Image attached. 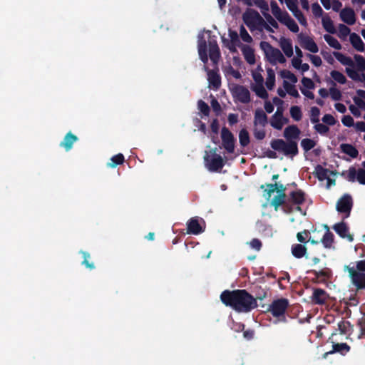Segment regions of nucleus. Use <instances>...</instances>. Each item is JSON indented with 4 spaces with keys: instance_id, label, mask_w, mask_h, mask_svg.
I'll return each instance as SVG.
<instances>
[{
    "instance_id": "obj_1",
    "label": "nucleus",
    "mask_w": 365,
    "mask_h": 365,
    "mask_svg": "<svg viewBox=\"0 0 365 365\" xmlns=\"http://www.w3.org/2000/svg\"><path fill=\"white\" fill-rule=\"evenodd\" d=\"M220 300L237 312L247 313L258 306L257 298L245 289L225 290L220 294Z\"/></svg>"
},
{
    "instance_id": "obj_2",
    "label": "nucleus",
    "mask_w": 365,
    "mask_h": 365,
    "mask_svg": "<svg viewBox=\"0 0 365 365\" xmlns=\"http://www.w3.org/2000/svg\"><path fill=\"white\" fill-rule=\"evenodd\" d=\"M300 133L301 131L297 125H288L283 133L286 141L283 139H273L270 142V146L273 150L282 152L286 156H296L299 153L296 140L299 138Z\"/></svg>"
},
{
    "instance_id": "obj_3",
    "label": "nucleus",
    "mask_w": 365,
    "mask_h": 365,
    "mask_svg": "<svg viewBox=\"0 0 365 365\" xmlns=\"http://www.w3.org/2000/svg\"><path fill=\"white\" fill-rule=\"evenodd\" d=\"M260 48L271 64L275 65L277 62L279 63H285L286 58L280 50L273 47L269 42L261 41Z\"/></svg>"
},
{
    "instance_id": "obj_4",
    "label": "nucleus",
    "mask_w": 365,
    "mask_h": 365,
    "mask_svg": "<svg viewBox=\"0 0 365 365\" xmlns=\"http://www.w3.org/2000/svg\"><path fill=\"white\" fill-rule=\"evenodd\" d=\"M242 20L245 25L250 29L254 30L260 24H264V19L259 12L253 9H247L242 14Z\"/></svg>"
},
{
    "instance_id": "obj_5",
    "label": "nucleus",
    "mask_w": 365,
    "mask_h": 365,
    "mask_svg": "<svg viewBox=\"0 0 365 365\" xmlns=\"http://www.w3.org/2000/svg\"><path fill=\"white\" fill-rule=\"evenodd\" d=\"M344 270L347 271L352 284L359 289H365V273L357 272L354 266L346 265Z\"/></svg>"
},
{
    "instance_id": "obj_6",
    "label": "nucleus",
    "mask_w": 365,
    "mask_h": 365,
    "mask_svg": "<svg viewBox=\"0 0 365 365\" xmlns=\"http://www.w3.org/2000/svg\"><path fill=\"white\" fill-rule=\"evenodd\" d=\"M204 160L207 168L210 172H219L225 165L223 158L220 155L217 154L215 151H214L211 157L206 155L204 157Z\"/></svg>"
},
{
    "instance_id": "obj_7",
    "label": "nucleus",
    "mask_w": 365,
    "mask_h": 365,
    "mask_svg": "<svg viewBox=\"0 0 365 365\" xmlns=\"http://www.w3.org/2000/svg\"><path fill=\"white\" fill-rule=\"evenodd\" d=\"M288 307L289 300L286 298H280L272 302L269 306V311L274 317H284Z\"/></svg>"
},
{
    "instance_id": "obj_8",
    "label": "nucleus",
    "mask_w": 365,
    "mask_h": 365,
    "mask_svg": "<svg viewBox=\"0 0 365 365\" xmlns=\"http://www.w3.org/2000/svg\"><path fill=\"white\" fill-rule=\"evenodd\" d=\"M222 144L228 153H233L235 147V138L232 133L226 127L221 130Z\"/></svg>"
},
{
    "instance_id": "obj_9",
    "label": "nucleus",
    "mask_w": 365,
    "mask_h": 365,
    "mask_svg": "<svg viewBox=\"0 0 365 365\" xmlns=\"http://www.w3.org/2000/svg\"><path fill=\"white\" fill-rule=\"evenodd\" d=\"M231 92L233 98L242 103H248L251 100L250 91L244 86L235 85Z\"/></svg>"
},
{
    "instance_id": "obj_10",
    "label": "nucleus",
    "mask_w": 365,
    "mask_h": 365,
    "mask_svg": "<svg viewBox=\"0 0 365 365\" xmlns=\"http://www.w3.org/2000/svg\"><path fill=\"white\" fill-rule=\"evenodd\" d=\"M298 41L303 48L314 53L319 51L318 46L312 37L301 33L298 35Z\"/></svg>"
},
{
    "instance_id": "obj_11",
    "label": "nucleus",
    "mask_w": 365,
    "mask_h": 365,
    "mask_svg": "<svg viewBox=\"0 0 365 365\" xmlns=\"http://www.w3.org/2000/svg\"><path fill=\"white\" fill-rule=\"evenodd\" d=\"M353 202L351 197L348 195H344L336 203V210L341 213H346V217L349 216L352 208Z\"/></svg>"
},
{
    "instance_id": "obj_12",
    "label": "nucleus",
    "mask_w": 365,
    "mask_h": 365,
    "mask_svg": "<svg viewBox=\"0 0 365 365\" xmlns=\"http://www.w3.org/2000/svg\"><path fill=\"white\" fill-rule=\"evenodd\" d=\"M270 205L274 207L276 211L278 210L279 206L283 205L284 210L286 212H292V207L290 205H289L285 193L278 194L277 195L274 196L271 200Z\"/></svg>"
},
{
    "instance_id": "obj_13",
    "label": "nucleus",
    "mask_w": 365,
    "mask_h": 365,
    "mask_svg": "<svg viewBox=\"0 0 365 365\" xmlns=\"http://www.w3.org/2000/svg\"><path fill=\"white\" fill-rule=\"evenodd\" d=\"M287 200L289 205H297V210H301L299 205H302L305 201V193L300 189L296 190L289 193Z\"/></svg>"
},
{
    "instance_id": "obj_14",
    "label": "nucleus",
    "mask_w": 365,
    "mask_h": 365,
    "mask_svg": "<svg viewBox=\"0 0 365 365\" xmlns=\"http://www.w3.org/2000/svg\"><path fill=\"white\" fill-rule=\"evenodd\" d=\"M329 299V294L321 288H314L311 297L312 302L314 304L322 305L327 303Z\"/></svg>"
},
{
    "instance_id": "obj_15",
    "label": "nucleus",
    "mask_w": 365,
    "mask_h": 365,
    "mask_svg": "<svg viewBox=\"0 0 365 365\" xmlns=\"http://www.w3.org/2000/svg\"><path fill=\"white\" fill-rule=\"evenodd\" d=\"M332 228L341 238H346L349 242L354 240V237L349 233V227L344 222L335 224Z\"/></svg>"
},
{
    "instance_id": "obj_16",
    "label": "nucleus",
    "mask_w": 365,
    "mask_h": 365,
    "mask_svg": "<svg viewBox=\"0 0 365 365\" xmlns=\"http://www.w3.org/2000/svg\"><path fill=\"white\" fill-rule=\"evenodd\" d=\"M204 231L199 222L197 217L190 218L187 222V233L192 235H199Z\"/></svg>"
},
{
    "instance_id": "obj_17",
    "label": "nucleus",
    "mask_w": 365,
    "mask_h": 365,
    "mask_svg": "<svg viewBox=\"0 0 365 365\" xmlns=\"http://www.w3.org/2000/svg\"><path fill=\"white\" fill-rule=\"evenodd\" d=\"M340 18L348 25H354L356 22V14L353 9L344 8L340 11Z\"/></svg>"
},
{
    "instance_id": "obj_18",
    "label": "nucleus",
    "mask_w": 365,
    "mask_h": 365,
    "mask_svg": "<svg viewBox=\"0 0 365 365\" xmlns=\"http://www.w3.org/2000/svg\"><path fill=\"white\" fill-rule=\"evenodd\" d=\"M207 80L209 85L215 90H217L221 86V77L217 71L209 70L207 72Z\"/></svg>"
},
{
    "instance_id": "obj_19",
    "label": "nucleus",
    "mask_w": 365,
    "mask_h": 365,
    "mask_svg": "<svg viewBox=\"0 0 365 365\" xmlns=\"http://www.w3.org/2000/svg\"><path fill=\"white\" fill-rule=\"evenodd\" d=\"M351 349L350 346L346 343H333L332 350L327 351L324 354V356L327 357L329 354L334 353H339L341 355L346 354Z\"/></svg>"
},
{
    "instance_id": "obj_20",
    "label": "nucleus",
    "mask_w": 365,
    "mask_h": 365,
    "mask_svg": "<svg viewBox=\"0 0 365 365\" xmlns=\"http://www.w3.org/2000/svg\"><path fill=\"white\" fill-rule=\"evenodd\" d=\"M78 140V137L68 132L66 134L63 140L60 143V146L63 148L66 151H69L73 148V145Z\"/></svg>"
},
{
    "instance_id": "obj_21",
    "label": "nucleus",
    "mask_w": 365,
    "mask_h": 365,
    "mask_svg": "<svg viewBox=\"0 0 365 365\" xmlns=\"http://www.w3.org/2000/svg\"><path fill=\"white\" fill-rule=\"evenodd\" d=\"M241 51L246 61L250 64L255 63V56L254 49L248 45H242Z\"/></svg>"
},
{
    "instance_id": "obj_22",
    "label": "nucleus",
    "mask_w": 365,
    "mask_h": 365,
    "mask_svg": "<svg viewBox=\"0 0 365 365\" xmlns=\"http://www.w3.org/2000/svg\"><path fill=\"white\" fill-rule=\"evenodd\" d=\"M268 118L264 111L262 109H257L255 112L254 125L264 127L267 124Z\"/></svg>"
},
{
    "instance_id": "obj_23",
    "label": "nucleus",
    "mask_w": 365,
    "mask_h": 365,
    "mask_svg": "<svg viewBox=\"0 0 365 365\" xmlns=\"http://www.w3.org/2000/svg\"><path fill=\"white\" fill-rule=\"evenodd\" d=\"M324 228L327 230L324 236L321 239V242L323 244L324 247L327 249H330L333 247V244L334 242V236L331 232H330L328 225H325Z\"/></svg>"
},
{
    "instance_id": "obj_24",
    "label": "nucleus",
    "mask_w": 365,
    "mask_h": 365,
    "mask_svg": "<svg viewBox=\"0 0 365 365\" xmlns=\"http://www.w3.org/2000/svg\"><path fill=\"white\" fill-rule=\"evenodd\" d=\"M209 55L210 60L213 63H217L220 58V52L215 41L209 42Z\"/></svg>"
},
{
    "instance_id": "obj_25",
    "label": "nucleus",
    "mask_w": 365,
    "mask_h": 365,
    "mask_svg": "<svg viewBox=\"0 0 365 365\" xmlns=\"http://www.w3.org/2000/svg\"><path fill=\"white\" fill-rule=\"evenodd\" d=\"M279 46L287 57L293 56V47L291 40L285 37H281L279 40Z\"/></svg>"
},
{
    "instance_id": "obj_26",
    "label": "nucleus",
    "mask_w": 365,
    "mask_h": 365,
    "mask_svg": "<svg viewBox=\"0 0 365 365\" xmlns=\"http://www.w3.org/2000/svg\"><path fill=\"white\" fill-rule=\"evenodd\" d=\"M335 58L344 66H349L348 68L354 69L355 67V61L349 56H346L341 53L334 51L333 53Z\"/></svg>"
},
{
    "instance_id": "obj_27",
    "label": "nucleus",
    "mask_w": 365,
    "mask_h": 365,
    "mask_svg": "<svg viewBox=\"0 0 365 365\" xmlns=\"http://www.w3.org/2000/svg\"><path fill=\"white\" fill-rule=\"evenodd\" d=\"M335 58L344 66H349L348 68L354 69L355 67V61L349 56H346L341 53L334 51L333 53Z\"/></svg>"
},
{
    "instance_id": "obj_28",
    "label": "nucleus",
    "mask_w": 365,
    "mask_h": 365,
    "mask_svg": "<svg viewBox=\"0 0 365 365\" xmlns=\"http://www.w3.org/2000/svg\"><path fill=\"white\" fill-rule=\"evenodd\" d=\"M349 40L352 46L356 51L359 52L364 51V43L362 41L361 37L358 34H356V33L351 34Z\"/></svg>"
},
{
    "instance_id": "obj_29",
    "label": "nucleus",
    "mask_w": 365,
    "mask_h": 365,
    "mask_svg": "<svg viewBox=\"0 0 365 365\" xmlns=\"http://www.w3.org/2000/svg\"><path fill=\"white\" fill-rule=\"evenodd\" d=\"M345 71L347 76L354 81L364 83V87L365 88V73H359L354 69H351L349 68H346Z\"/></svg>"
},
{
    "instance_id": "obj_30",
    "label": "nucleus",
    "mask_w": 365,
    "mask_h": 365,
    "mask_svg": "<svg viewBox=\"0 0 365 365\" xmlns=\"http://www.w3.org/2000/svg\"><path fill=\"white\" fill-rule=\"evenodd\" d=\"M340 148L342 153L348 155L352 158H356L359 155L358 150L351 144L342 143L340 145Z\"/></svg>"
},
{
    "instance_id": "obj_31",
    "label": "nucleus",
    "mask_w": 365,
    "mask_h": 365,
    "mask_svg": "<svg viewBox=\"0 0 365 365\" xmlns=\"http://www.w3.org/2000/svg\"><path fill=\"white\" fill-rule=\"evenodd\" d=\"M330 173L331 175H335L336 173L334 171H329L328 169L323 168L321 165H317L315 167L314 175L319 180L322 181L328 178V173Z\"/></svg>"
},
{
    "instance_id": "obj_32",
    "label": "nucleus",
    "mask_w": 365,
    "mask_h": 365,
    "mask_svg": "<svg viewBox=\"0 0 365 365\" xmlns=\"http://www.w3.org/2000/svg\"><path fill=\"white\" fill-rule=\"evenodd\" d=\"M310 272L319 280L329 279L332 275L331 270L327 267L319 271L311 270Z\"/></svg>"
},
{
    "instance_id": "obj_33",
    "label": "nucleus",
    "mask_w": 365,
    "mask_h": 365,
    "mask_svg": "<svg viewBox=\"0 0 365 365\" xmlns=\"http://www.w3.org/2000/svg\"><path fill=\"white\" fill-rule=\"evenodd\" d=\"M307 247L302 244H294L292 246V254L296 258H302L307 253Z\"/></svg>"
},
{
    "instance_id": "obj_34",
    "label": "nucleus",
    "mask_w": 365,
    "mask_h": 365,
    "mask_svg": "<svg viewBox=\"0 0 365 365\" xmlns=\"http://www.w3.org/2000/svg\"><path fill=\"white\" fill-rule=\"evenodd\" d=\"M198 53L202 62L206 63L208 60L207 54V43L205 39L202 38L198 44Z\"/></svg>"
},
{
    "instance_id": "obj_35",
    "label": "nucleus",
    "mask_w": 365,
    "mask_h": 365,
    "mask_svg": "<svg viewBox=\"0 0 365 365\" xmlns=\"http://www.w3.org/2000/svg\"><path fill=\"white\" fill-rule=\"evenodd\" d=\"M354 59L355 61V71L358 73L365 72V58L359 54H355Z\"/></svg>"
},
{
    "instance_id": "obj_36",
    "label": "nucleus",
    "mask_w": 365,
    "mask_h": 365,
    "mask_svg": "<svg viewBox=\"0 0 365 365\" xmlns=\"http://www.w3.org/2000/svg\"><path fill=\"white\" fill-rule=\"evenodd\" d=\"M239 141L242 147L247 146L250 143V138L248 131L245 128L240 130L239 133Z\"/></svg>"
},
{
    "instance_id": "obj_37",
    "label": "nucleus",
    "mask_w": 365,
    "mask_h": 365,
    "mask_svg": "<svg viewBox=\"0 0 365 365\" xmlns=\"http://www.w3.org/2000/svg\"><path fill=\"white\" fill-rule=\"evenodd\" d=\"M267 73L265 85L267 89L272 90L275 84V73L272 68H267Z\"/></svg>"
},
{
    "instance_id": "obj_38",
    "label": "nucleus",
    "mask_w": 365,
    "mask_h": 365,
    "mask_svg": "<svg viewBox=\"0 0 365 365\" xmlns=\"http://www.w3.org/2000/svg\"><path fill=\"white\" fill-rule=\"evenodd\" d=\"M322 26L329 34H334L336 32L333 21L329 16H325L322 19Z\"/></svg>"
},
{
    "instance_id": "obj_39",
    "label": "nucleus",
    "mask_w": 365,
    "mask_h": 365,
    "mask_svg": "<svg viewBox=\"0 0 365 365\" xmlns=\"http://www.w3.org/2000/svg\"><path fill=\"white\" fill-rule=\"evenodd\" d=\"M124 161V155L122 153H118L110 158V162L108 163L107 165L110 168H115L117 165H122Z\"/></svg>"
},
{
    "instance_id": "obj_40",
    "label": "nucleus",
    "mask_w": 365,
    "mask_h": 365,
    "mask_svg": "<svg viewBox=\"0 0 365 365\" xmlns=\"http://www.w3.org/2000/svg\"><path fill=\"white\" fill-rule=\"evenodd\" d=\"M324 38L326 41V42L331 47H332V48H335L336 50H340L341 48V43L338 41V40L336 38H335L332 36L329 35V34H325L324 36Z\"/></svg>"
},
{
    "instance_id": "obj_41",
    "label": "nucleus",
    "mask_w": 365,
    "mask_h": 365,
    "mask_svg": "<svg viewBox=\"0 0 365 365\" xmlns=\"http://www.w3.org/2000/svg\"><path fill=\"white\" fill-rule=\"evenodd\" d=\"M291 117L295 121H299L302 118V112L301 108L298 106H292L289 110Z\"/></svg>"
},
{
    "instance_id": "obj_42",
    "label": "nucleus",
    "mask_w": 365,
    "mask_h": 365,
    "mask_svg": "<svg viewBox=\"0 0 365 365\" xmlns=\"http://www.w3.org/2000/svg\"><path fill=\"white\" fill-rule=\"evenodd\" d=\"M300 144L304 151L307 153L315 147L316 142L310 138H304Z\"/></svg>"
},
{
    "instance_id": "obj_43",
    "label": "nucleus",
    "mask_w": 365,
    "mask_h": 365,
    "mask_svg": "<svg viewBox=\"0 0 365 365\" xmlns=\"http://www.w3.org/2000/svg\"><path fill=\"white\" fill-rule=\"evenodd\" d=\"M330 76L335 81H336L337 83H340V84H344L346 83V78L345 77V76L341 73L340 71H331L330 72Z\"/></svg>"
},
{
    "instance_id": "obj_44",
    "label": "nucleus",
    "mask_w": 365,
    "mask_h": 365,
    "mask_svg": "<svg viewBox=\"0 0 365 365\" xmlns=\"http://www.w3.org/2000/svg\"><path fill=\"white\" fill-rule=\"evenodd\" d=\"M283 86L286 92H287L288 94L294 98L299 97V92L294 85L289 83L287 81H284Z\"/></svg>"
},
{
    "instance_id": "obj_45",
    "label": "nucleus",
    "mask_w": 365,
    "mask_h": 365,
    "mask_svg": "<svg viewBox=\"0 0 365 365\" xmlns=\"http://www.w3.org/2000/svg\"><path fill=\"white\" fill-rule=\"evenodd\" d=\"M338 329L341 334H349L351 330V324L349 321L341 320L338 323Z\"/></svg>"
},
{
    "instance_id": "obj_46",
    "label": "nucleus",
    "mask_w": 365,
    "mask_h": 365,
    "mask_svg": "<svg viewBox=\"0 0 365 365\" xmlns=\"http://www.w3.org/2000/svg\"><path fill=\"white\" fill-rule=\"evenodd\" d=\"M197 108L203 115L208 116L210 115V108L204 101L199 100L197 101Z\"/></svg>"
},
{
    "instance_id": "obj_47",
    "label": "nucleus",
    "mask_w": 365,
    "mask_h": 365,
    "mask_svg": "<svg viewBox=\"0 0 365 365\" xmlns=\"http://www.w3.org/2000/svg\"><path fill=\"white\" fill-rule=\"evenodd\" d=\"M320 110L319 108L314 106L310 110V120L312 123H317L319 121Z\"/></svg>"
},
{
    "instance_id": "obj_48",
    "label": "nucleus",
    "mask_w": 365,
    "mask_h": 365,
    "mask_svg": "<svg viewBox=\"0 0 365 365\" xmlns=\"http://www.w3.org/2000/svg\"><path fill=\"white\" fill-rule=\"evenodd\" d=\"M256 95L262 99H267L268 98V93L264 88L262 83L256 86L254 89Z\"/></svg>"
},
{
    "instance_id": "obj_49",
    "label": "nucleus",
    "mask_w": 365,
    "mask_h": 365,
    "mask_svg": "<svg viewBox=\"0 0 365 365\" xmlns=\"http://www.w3.org/2000/svg\"><path fill=\"white\" fill-rule=\"evenodd\" d=\"M280 75L282 78L289 80L293 83H296L298 81L297 76L288 70H282Z\"/></svg>"
},
{
    "instance_id": "obj_50",
    "label": "nucleus",
    "mask_w": 365,
    "mask_h": 365,
    "mask_svg": "<svg viewBox=\"0 0 365 365\" xmlns=\"http://www.w3.org/2000/svg\"><path fill=\"white\" fill-rule=\"evenodd\" d=\"M210 104L216 116H219L222 113V108L218 101L215 97H212L210 101Z\"/></svg>"
},
{
    "instance_id": "obj_51",
    "label": "nucleus",
    "mask_w": 365,
    "mask_h": 365,
    "mask_svg": "<svg viewBox=\"0 0 365 365\" xmlns=\"http://www.w3.org/2000/svg\"><path fill=\"white\" fill-rule=\"evenodd\" d=\"M82 256L83 257V260L82 264H84L87 268L90 269H93L95 268V265L93 262H90L88 259L90 258V254L86 251H81Z\"/></svg>"
},
{
    "instance_id": "obj_52",
    "label": "nucleus",
    "mask_w": 365,
    "mask_h": 365,
    "mask_svg": "<svg viewBox=\"0 0 365 365\" xmlns=\"http://www.w3.org/2000/svg\"><path fill=\"white\" fill-rule=\"evenodd\" d=\"M351 32L350 29L344 25V24H339V37L341 38H345Z\"/></svg>"
},
{
    "instance_id": "obj_53",
    "label": "nucleus",
    "mask_w": 365,
    "mask_h": 365,
    "mask_svg": "<svg viewBox=\"0 0 365 365\" xmlns=\"http://www.w3.org/2000/svg\"><path fill=\"white\" fill-rule=\"evenodd\" d=\"M240 34L241 38L243 41H245L246 43H251L252 41V38L248 34L247 31L243 26H240Z\"/></svg>"
},
{
    "instance_id": "obj_54",
    "label": "nucleus",
    "mask_w": 365,
    "mask_h": 365,
    "mask_svg": "<svg viewBox=\"0 0 365 365\" xmlns=\"http://www.w3.org/2000/svg\"><path fill=\"white\" fill-rule=\"evenodd\" d=\"M357 170L355 167L351 166L347 171L346 178L349 182H354L356 180Z\"/></svg>"
},
{
    "instance_id": "obj_55",
    "label": "nucleus",
    "mask_w": 365,
    "mask_h": 365,
    "mask_svg": "<svg viewBox=\"0 0 365 365\" xmlns=\"http://www.w3.org/2000/svg\"><path fill=\"white\" fill-rule=\"evenodd\" d=\"M254 4L261 9L262 14L269 11V5L264 0H252Z\"/></svg>"
},
{
    "instance_id": "obj_56",
    "label": "nucleus",
    "mask_w": 365,
    "mask_h": 365,
    "mask_svg": "<svg viewBox=\"0 0 365 365\" xmlns=\"http://www.w3.org/2000/svg\"><path fill=\"white\" fill-rule=\"evenodd\" d=\"M270 6L272 14L276 19H277L278 16L282 13V11L278 6L277 3L274 0L270 2Z\"/></svg>"
},
{
    "instance_id": "obj_57",
    "label": "nucleus",
    "mask_w": 365,
    "mask_h": 365,
    "mask_svg": "<svg viewBox=\"0 0 365 365\" xmlns=\"http://www.w3.org/2000/svg\"><path fill=\"white\" fill-rule=\"evenodd\" d=\"M310 232L307 230H304L303 232H298L297 235V240L301 243L306 244L308 242L307 239L308 238Z\"/></svg>"
},
{
    "instance_id": "obj_58",
    "label": "nucleus",
    "mask_w": 365,
    "mask_h": 365,
    "mask_svg": "<svg viewBox=\"0 0 365 365\" xmlns=\"http://www.w3.org/2000/svg\"><path fill=\"white\" fill-rule=\"evenodd\" d=\"M329 93L334 101H340L342 96L341 91L335 87L329 88Z\"/></svg>"
},
{
    "instance_id": "obj_59",
    "label": "nucleus",
    "mask_w": 365,
    "mask_h": 365,
    "mask_svg": "<svg viewBox=\"0 0 365 365\" xmlns=\"http://www.w3.org/2000/svg\"><path fill=\"white\" fill-rule=\"evenodd\" d=\"M314 129L316 130L317 132H318L321 135H325L329 130V128L327 125H326L323 123H316V125H314Z\"/></svg>"
},
{
    "instance_id": "obj_60",
    "label": "nucleus",
    "mask_w": 365,
    "mask_h": 365,
    "mask_svg": "<svg viewBox=\"0 0 365 365\" xmlns=\"http://www.w3.org/2000/svg\"><path fill=\"white\" fill-rule=\"evenodd\" d=\"M264 18L266 19L267 21L268 22L269 25L272 26L274 29H278L279 25L278 23L274 20V19L268 13V11L264 12L262 14Z\"/></svg>"
},
{
    "instance_id": "obj_61",
    "label": "nucleus",
    "mask_w": 365,
    "mask_h": 365,
    "mask_svg": "<svg viewBox=\"0 0 365 365\" xmlns=\"http://www.w3.org/2000/svg\"><path fill=\"white\" fill-rule=\"evenodd\" d=\"M282 118H274V116H272V118L270 120V125L272 127L277 130H281L283 127L282 122H281Z\"/></svg>"
},
{
    "instance_id": "obj_62",
    "label": "nucleus",
    "mask_w": 365,
    "mask_h": 365,
    "mask_svg": "<svg viewBox=\"0 0 365 365\" xmlns=\"http://www.w3.org/2000/svg\"><path fill=\"white\" fill-rule=\"evenodd\" d=\"M285 26L293 33H297L299 31V26L292 18L287 22Z\"/></svg>"
},
{
    "instance_id": "obj_63",
    "label": "nucleus",
    "mask_w": 365,
    "mask_h": 365,
    "mask_svg": "<svg viewBox=\"0 0 365 365\" xmlns=\"http://www.w3.org/2000/svg\"><path fill=\"white\" fill-rule=\"evenodd\" d=\"M312 13L315 17H320L323 14V10L318 3H314L312 5Z\"/></svg>"
},
{
    "instance_id": "obj_64",
    "label": "nucleus",
    "mask_w": 365,
    "mask_h": 365,
    "mask_svg": "<svg viewBox=\"0 0 365 365\" xmlns=\"http://www.w3.org/2000/svg\"><path fill=\"white\" fill-rule=\"evenodd\" d=\"M356 180L360 184L365 185V170L359 168L357 170Z\"/></svg>"
}]
</instances>
